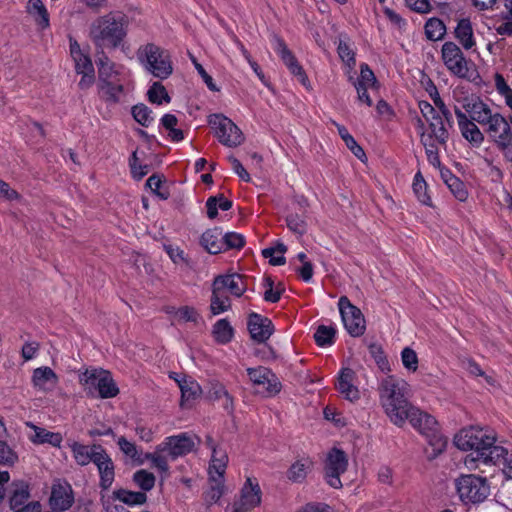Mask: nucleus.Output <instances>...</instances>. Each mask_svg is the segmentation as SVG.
Wrapping results in <instances>:
<instances>
[{"instance_id":"nucleus-1","label":"nucleus","mask_w":512,"mask_h":512,"mask_svg":"<svg viewBox=\"0 0 512 512\" xmlns=\"http://www.w3.org/2000/svg\"><path fill=\"white\" fill-rule=\"evenodd\" d=\"M493 431L480 427H469L460 430L454 437V444L462 451L471 450L470 461L483 464H497L507 455V450L495 445Z\"/></svg>"},{"instance_id":"nucleus-2","label":"nucleus","mask_w":512,"mask_h":512,"mask_svg":"<svg viewBox=\"0 0 512 512\" xmlns=\"http://www.w3.org/2000/svg\"><path fill=\"white\" fill-rule=\"evenodd\" d=\"M379 400L390 421L402 427L407 420V411L412 404L409 401V384L400 378L389 375L383 378L378 388Z\"/></svg>"},{"instance_id":"nucleus-3","label":"nucleus","mask_w":512,"mask_h":512,"mask_svg":"<svg viewBox=\"0 0 512 512\" xmlns=\"http://www.w3.org/2000/svg\"><path fill=\"white\" fill-rule=\"evenodd\" d=\"M128 18L120 13H108L95 19L89 30V37L96 49H115L127 35Z\"/></svg>"},{"instance_id":"nucleus-4","label":"nucleus","mask_w":512,"mask_h":512,"mask_svg":"<svg viewBox=\"0 0 512 512\" xmlns=\"http://www.w3.org/2000/svg\"><path fill=\"white\" fill-rule=\"evenodd\" d=\"M79 382L87 395L102 399L113 398L119 389L112 379L111 373L104 369H86L79 375Z\"/></svg>"},{"instance_id":"nucleus-5","label":"nucleus","mask_w":512,"mask_h":512,"mask_svg":"<svg viewBox=\"0 0 512 512\" xmlns=\"http://www.w3.org/2000/svg\"><path fill=\"white\" fill-rule=\"evenodd\" d=\"M138 59L156 78L163 80L172 74L173 68L168 52L153 43H148L139 49Z\"/></svg>"},{"instance_id":"nucleus-6","label":"nucleus","mask_w":512,"mask_h":512,"mask_svg":"<svg viewBox=\"0 0 512 512\" xmlns=\"http://www.w3.org/2000/svg\"><path fill=\"white\" fill-rule=\"evenodd\" d=\"M455 486L464 503H481L490 494V485L487 479L474 474L461 475L456 479Z\"/></svg>"},{"instance_id":"nucleus-7","label":"nucleus","mask_w":512,"mask_h":512,"mask_svg":"<svg viewBox=\"0 0 512 512\" xmlns=\"http://www.w3.org/2000/svg\"><path fill=\"white\" fill-rule=\"evenodd\" d=\"M209 124L215 130V136L219 142L224 146L237 147L244 140L243 133L238 126L224 115H211Z\"/></svg>"},{"instance_id":"nucleus-8","label":"nucleus","mask_w":512,"mask_h":512,"mask_svg":"<svg viewBox=\"0 0 512 512\" xmlns=\"http://www.w3.org/2000/svg\"><path fill=\"white\" fill-rule=\"evenodd\" d=\"M441 58L447 70L458 78H468L469 66L472 62L467 60L462 50L454 42L448 41L442 45Z\"/></svg>"},{"instance_id":"nucleus-9","label":"nucleus","mask_w":512,"mask_h":512,"mask_svg":"<svg viewBox=\"0 0 512 512\" xmlns=\"http://www.w3.org/2000/svg\"><path fill=\"white\" fill-rule=\"evenodd\" d=\"M338 307L347 332L352 337L363 335L366 329V322L361 310L353 305L346 296L339 298Z\"/></svg>"},{"instance_id":"nucleus-10","label":"nucleus","mask_w":512,"mask_h":512,"mask_svg":"<svg viewBox=\"0 0 512 512\" xmlns=\"http://www.w3.org/2000/svg\"><path fill=\"white\" fill-rule=\"evenodd\" d=\"M348 467V459L345 452L338 448L329 451L325 461L326 482L335 489L342 487L340 476L345 473Z\"/></svg>"},{"instance_id":"nucleus-11","label":"nucleus","mask_w":512,"mask_h":512,"mask_svg":"<svg viewBox=\"0 0 512 512\" xmlns=\"http://www.w3.org/2000/svg\"><path fill=\"white\" fill-rule=\"evenodd\" d=\"M75 497L72 486L67 481H55L51 487L49 505L52 512H64L72 507Z\"/></svg>"},{"instance_id":"nucleus-12","label":"nucleus","mask_w":512,"mask_h":512,"mask_svg":"<svg viewBox=\"0 0 512 512\" xmlns=\"http://www.w3.org/2000/svg\"><path fill=\"white\" fill-rule=\"evenodd\" d=\"M195 448V442L192 437L186 433L170 436L157 446V451H167L171 459L185 456Z\"/></svg>"},{"instance_id":"nucleus-13","label":"nucleus","mask_w":512,"mask_h":512,"mask_svg":"<svg viewBox=\"0 0 512 512\" xmlns=\"http://www.w3.org/2000/svg\"><path fill=\"white\" fill-rule=\"evenodd\" d=\"M275 52L280 56L283 63L287 66L289 71L298 78L301 84L305 87L308 85V77L303 69V67L299 64L291 50L287 47L284 40L280 37L275 36Z\"/></svg>"},{"instance_id":"nucleus-14","label":"nucleus","mask_w":512,"mask_h":512,"mask_svg":"<svg viewBox=\"0 0 512 512\" xmlns=\"http://www.w3.org/2000/svg\"><path fill=\"white\" fill-rule=\"evenodd\" d=\"M247 328L252 340L257 343H265L274 332L272 321L255 312L249 314Z\"/></svg>"},{"instance_id":"nucleus-15","label":"nucleus","mask_w":512,"mask_h":512,"mask_svg":"<svg viewBox=\"0 0 512 512\" xmlns=\"http://www.w3.org/2000/svg\"><path fill=\"white\" fill-rule=\"evenodd\" d=\"M454 112L463 138L467 140L472 146L480 147L485 139L484 133L479 129L476 123L470 120L467 114L463 112L459 107L455 106Z\"/></svg>"},{"instance_id":"nucleus-16","label":"nucleus","mask_w":512,"mask_h":512,"mask_svg":"<svg viewBox=\"0 0 512 512\" xmlns=\"http://www.w3.org/2000/svg\"><path fill=\"white\" fill-rule=\"evenodd\" d=\"M92 463L97 467L98 470L100 488L103 490H108L112 486L115 479V465L104 447L102 448V451L98 452Z\"/></svg>"},{"instance_id":"nucleus-17","label":"nucleus","mask_w":512,"mask_h":512,"mask_svg":"<svg viewBox=\"0 0 512 512\" xmlns=\"http://www.w3.org/2000/svg\"><path fill=\"white\" fill-rule=\"evenodd\" d=\"M213 287L216 291H228L235 297H241L247 290V285L243 275L238 273H231L226 275H218L214 278Z\"/></svg>"},{"instance_id":"nucleus-18","label":"nucleus","mask_w":512,"mask_h":512,"mask_svg":"<svg viewBox=\"0 0 512 512\" xmlns=\"http://www.w3.org/2000/svg\"><path fill=\"white\" fill-rule=\"evenodd\" d=\"M247 374L251 382L256 386H262L269 394H276L281 390V383L268 368L259 366L257 368H248Z\"/></svg>"},{"instance_id":"nucleus-19","label":"nucleus","mask_w":512,"mask_h":512,"mask_svg":"<svg viewBox=\"0 0 512 512\" xmlns=\"http://www.w3.org/2000/svg\"><path fill=\"white\" fill-rule=\"evenodd\" d=\"M262 491L258 480L254 477H247L240 491V500L235 503L243 507L244 510L251 509L261 504Z\"/></svg>"},{"instance_id":"nucleus-20","label":"nucleus","mask_w":512,"mask_h":512,"mask_svg":"<svg viewBox=\"0 0 512 512\" xmlns=\"http://www.w3.org/2000/svg\"><path fill=\"white\" fill-rule=\"evenodd\" d=\"M171 378L175 379L181 391V406L189 408L193 405L194 401L200 397L202 393L201 386L191 377L181 376L177 373H172Z\"/></svg>"},{"instance_id":"nucleus-21","label":"nucleus","mask_w":512,"mask_h":512,"mask_svg":"<svg viewBox=\"0 0 512 512\" xmlns=\"http://www.w3.org/2000/svg\"><path fill=\"white\" fill-rule=\"evenodd\" d=\"M31 383L35 390L49 393L58 385L59 377L52 368L42 366L33 370Z\"/></svg>"},{"instance_id":"nucleus-22","label":"nucleus","mask_w":512,"mask_h":512,"mask_svg":"<svg viewBox=\"0 0 512 512\" xmlns=\"http://www.w3.org/2000/svg\"><path fill=\"white\" fill-rule=\"evenodd\" d=\"M71 450L72 457L75 462L80 466H87L92 463L99 451H102L101 444L85 445L77 441L68 443Z\"/></svg>"},{"instance_id":"nucleus-23","label":"nucleus","mask_w":512,"mask_h":512,"mask_svg":"<svg viewBox=\"0 0 512 512\" xmlns=\"http://www.w3.org/2000/svg\"><path fill=\"white\" fill-rule=\"evenodd\" d=\"M463 109L469 114V119L473 122L485 126L490 118L494 115L490 107L480 98L468 100L463 104Z\"/></svg>"},{"instance_id":"nucleus-24","label":"nucleus","mask_w":512,"mask_h":512,"mask_svg":"<svg viewBox=\"0 0 512 512\" xmlns=\"http://www.w3.org/2000/svg\"><path fill=\"white\" fill-rule=\"evenodd\" d=\"M354 371L350 368H343L336 382V389L347 400L354 401L359 399V390L353 385Z\"/></svg>"},{"instance_id":"nucleus-25","label":"nucleus","mask_w":512,"mask_h":512,"mask_svg":"<svg viewBox=\"0 0 512 512\" xmlns=\"http://www.w3.org/2000/svg\"><path fill=\"white\" fill-rule=\"evenodd\" d=\"M407 420H409L410 424L422 435L426 434L428 431H432L437 424L433 416L420 411L413 405L410 407L409 411H407Z\"/></svg>"},{"instance_id":"nucleus-26","label":"nucleus","mask_w":512,"mask_h":512,"mask_svg":"<svg viewBox=\"0 0 512 512\" xmlns=\"http://www.w3.org/2000/svg\"><path fill=\"white\" fill-rule=\"evenodd\" d=\"M30 498L29 485L24 481H14L10 486L9 505L15 512L19 508L26 505Z\"/></svg>"},{"instance_id":"nucleus-27","label":"nucleus","mask_w":512,"mask_h":512,"mask_svg":"<svg viewBox=\"0 0 512 512\" xmlns=\"http://www.w3.org/2000/svg\"><path fill=\"white\" fill-rule=\"evenodd\" d=\"M124 88L119 79L98 82V94L107 103H118Z\"/></svg>"},{"instance_id":"nucleus-28","label":"nucleus","mask_w":512,"mask_h":512,"mask_svg":"<svg viewBox=\"0 0 512 512\" xmlns=\"http://www.w3.org/2000/svg\"><path fill=\"white\" fill-rule=\"evenodd\" d=\"M69 42L70 55L74 61L76 72H94V66L89 55L81 50L77 40L70 38Z\"/></svg>"},{"instance_id":"nucleus-29","label":"nucleus","mask_w":512,"mask_h":512,"mask_svg":"<svg viewBox=\"0 0 512 512\" xmlns=\"http://www.w3.org/2000/svg\"><path fill=\"white\" fill-rule=\"evenodd\" d=\"M201 245L210 254H217L224 250L222 231L218 228L209 229L201 236Z\"/></svg>"},{"instance_id":"nucleus-30","label":"nucleus","mask_w":512,"mask_h":512,"mask_svg":"<svg viewBox=\"0 0 512 512\" xmlns=\"http://www.w3.org/2000/svg\"><path fill=\"white\" fill-rule=\"evenodd\" d=\"M97 57L98 82L118 79L119 73L115 69V64L109 59L105 52L97 51Z\"/></svg>"},{"instance_id":"nucleus-31","label":"nucleus","mask_w":512,"mask_h":512,"mask_svg":"<svg viewBox=\"0 0 512 512\" xmlns=\"http://www.w3.org/2000/svg\"><path fill=\"white\" fill-rule=\"evenodd\" d=\"M26 11L42 29L50 26L49 14L42 0H28Z\"/></svg>"},{"instance_id":"nucleus-32","label":"nucleus","mask_w":512,"mask_h":512,"mask_svg":"<svg viewBox=\"0 0 512 512\" xmlns=\"http://www.w3.org/2000/svg\"><path fill=\"white\" fill-rule=\"evenodd\" d=\"M510 127L508 120L503 115L496 112L484 126V131L493 142L494 139L501 136L503 131H506Z\"/></svg>"},{"instance_id":"nucleus-33","label":"nucleus","mask_w":512,"mask_h":512,"mask_svg":"<svg viewBox=\"0 0 512 512\" xmlns=\"http://www.w3.org/2000/svg\"><path fill=\"white\" fill-rule=\"evenodd\" d=\"M228 464V455L226 450L214 449L208 469L209 476L224 477Z\"/></svg>"},{"instance_id":"nucleus-34","label":"nucleus","mask_w":512,"mask_h":512,"mask_svg":"<svg viewBox=\"0 0 512 512\" xmlns=\"http://www.w3.org/2000/svg\"><path fill=\"white\" fill-rule=\"evenodd\" d=\"M429 124L430 134L426 135V137H431V140L435 138L440 145H445L449 138L448 130L444 125L443 118L437 114L430 118V120H426Z\"/></svg>"},{"instance_id":"nucleus-35","label":"nucleus","mask_w":512,"mask_h":512,"mask_svg":"<svg viewBox=\"0 0 512 512\" xmlns=\"http://www.w3.org/2000/svg\"><path fill=\"white\" fill-rule=\"evenodd\" d=\"M454 33L455 37L466 50L471 49L475 45L473 29L469 19H461Z\"/></svg>"},{"instance_id":"nucleus-36","label":"nucleus","mask_w":512,"mask_h":512,"mask_svg":"<svg viewBox=\"0 0 512 512\" xmlns=\"http://www.w3.org/2000/svg\"><path fill=\"white\" fill-rule=\"evenodd\" d=\"M29 425L34 429L35 432V434L31 437V441L33 443H48L54 447H60L61 442L63 440L62 435L60 433L50 432L45 428L38 427L34 424Z\"/></svg>"},{"instance_id":"nucleus-37","label":"nucleus","mask_w":512,"mask_h":512,"mask_svg":"<svg viewBox=\"0 0 512 512\" xmlns=\"http://www.w3.org/2000/svg\"><path fill=\"white\" fill-rule=\"evenodd\" d=\"M209 489L204 493V499L209 505L217 503L224 494V477L209 476Z\"/></svg>"},{"instance_id":"nucleus-38","label":"nucleus","mask_w":512,"mask_h":512,"mask_svg":"<svg viewBox=\"0 0 512 512\" xmlns=\"http://www.w3.org/2000/svg\"><path fill=\"white\" fill-rule=\"evenodd\" d=\"M113 497L129 506L142 505L147 501V495L145 492H136L126 489L115 490L113 492Z\"/></svg>"},{"instance_id":"nucleus-39","label":"nucleus","mask_w":512,"mask_h":512,"mask_svg":"<svg viewBox=\"0 0 512 512\" xmlns=\"http://www.w3.org/2000/svg\"><path fill=\"white\" fill-rule=\"evenodd\" d=\"M305 210L290 212L286 217L287 227L295 234L302 236L307 232V215Z\"/></svg>"},{"instance_id":"nucleus-40","label":"nucleus","mask_w":512,"mask_h":512,"mask_svg":"<svg viewBox=\"0 0 512 512\" xmlns=\"http://www.w3.org/2000/svg\"><path fill=\"white\" fill-rule=\"evenodd\" d=\"M232 207V201L225 198L222 194L211 196L206 201L207 216L214 219L218 215V208L227 211Z\"/></svg>"},{"instance_id":"nucleus-41","label":"nucleus","mask_w":512,"mask_h":512,"mask_svg":"<svg viewBox=\"0 0 512 512\" xmlns=\"http://www.w3.org/2000/svg\"><path fill=\"white\" fill-rule=\"evenodd\" d=\"M429 445L432 447V456L437 457L441 454L447 446V438L444 437L438 430V424L432 431H428L424 434Z\"/></svg>"},{"instance_id":"nucleus-42","label":"nucleus","mask_w":512,"mask_h":512,"mask_svg":"<svg viewBox=\"0 0 512 512\" xmlns=\"http://www.w3.org/2000/svg\"><path fill=\"white\" fill-rule=\"evenodd\" d=\"M213 334L217 342L227 344L232 340L234 330L228 320L220 319L213 326Z\"/></svg>"},{"instance_id":"nucleus-43","label":"nucleus","mask_w":512,"mask_h":512,"mask_svg":"<svg viewBox=\"0 0 512 512\" xmlns=\"http://www.w3.org/2000/svg\"><path fill=\"white\" fill-rule=\"evenodd\" d=\"M336 329L333 326L319 325L314 333V340L320 347L331 346L335 342Z\"/></svg>"},{"instance_id":"nucleus-44","label":"nucleus","mask_w":512,"mask_h":512,"mask_svg":"<svg viewBox=\"0 0 512 512\" xmlns=\"http://www.w3.org/2000/svg\"><path fill=\"white\" fill-rule=\"evenodd\" d=\"M412 187L414 194L422 204L427 206L432 205V200L427 190V183L420 172H417L414 176Z\"/></svg>"},{"instance_id":"nucleus-45","label":"nucleus","mask_w":512,"mask_h":512,"mask_svg":"<svg viewBox=\"0 0 512 512\" xmlns=\"http://www.w3.org/2000/svg\"><path fill=\"white\" fill-rule=\"evenodd\" d=\"M446 33V27L439 18H430L425 24L426 37L431 41L441 40Z\"/></svg>"},{"instance_id":"nucleus-46","label":"nucleus","mask_w":512,"mask_h":512,"mask_svg":"<svg viewBox=\"0 0 512 512\" xmlns=\"http://www.w3.org/2000/svg\"><path fill=\"white\" fill-rule=\"evenodd\" d=\"M230 300L221 291H216V288L212 286V296L210 309L212 314L218 315L227 311L230 308Z\"/></svg>"},{"instance_id":"nucleus-47","label":"nucleus","mask_w":512,"mask_h":512,"mask_svg":"<svg viewBox=\"0 0 512 512\" xmlns=\"http://www.w3.org/2000/svg\"><path fill=\"white\" fill-rule=\"evenodd\" d=\"M131 112L135 121L144 127H148L153 121L152 110L143 103L134 105Z\"/></svg>"},{"instance_id":"nucleus-48","label":"nucleus","mask_w":512,"mask_h":512,"mask_svg":"<svg viewBox=\"0 0 512 512\" xmlns=\"http://www.w3.org/2000/svg\"><path fill=\"white\" fill-rule=\"evenodd\" d=\"M445 183L459 201H465L467 199L468 192L465 188V184L458 177L449 173V177L445 178Z\"/></svg>"},{"instance_id":"nucleus-49","label":"nucleus","mask_w":512,"mask_h":512,"mask_svg":"<svg viewBox=\"0 0 512 512\" xmlns=\"http://www.w3.org/2000/svg\"><path fill=\"white\" fill-rule=\"evenodd\" d=\"M308 463L307 460H298L293 463L287 472L288 479L296 483L303 482L307 476Z\"/></svg>"},{"instance_id":"nucleus-50","label":"nucleus","mask_w":512,"mask_h":512,"mask_svg":"<svg viewBox=\"0 0 512 512\" xmlns=\"http://www.w3.org/2000/svg\"><path fill=\"white\" fill-rule=\"evenodd\" d=\"M147 95L151 103L158 105L162 104L163 101L169 103L171 100L165 87L160 82H154L149 88Z\"/></svg>"},{"instance_id":"nucleus-51","label":"nucleus","mask_w":512,"mask_h":512,"mask_svg":"<svg viewBox=\"0 0 512 512\" xmlns=\"http://www.w3.org/2000/svg\"><path fill=\"white\" fill-rule=\"evenodd\" d=\"M421 143L425 147V152L429 163L432 164L434 167H439L441 162L435 141L431 140V137H426L425 133L423 132L421 134Z\"/></svg>"},{"instance_id":"nucleus-52","label":"nucleus","mask_w":512,"mask_h":512,"mask_svg":"<svg viewBox=\"0 0 512 512\" xmlns=\"http://www.w3.org/2000/svg\"><path fill=\"white\" fill-rule=\"evenodd\" d=\"M133 481L144 492L150 491L155 485V476L151 472L141 469L134 473Z\"/></svg>"},{"instance_id":"nucleus-53","label":"nucleus","mask_w":512,"mask_h":512,"mask_svg":"<svg viewBox=\"0 0 512 512\" xmlns=\"http://www.w3.org/2000/svg\"><path fill=\"white\" fill-rule=\"evenodd\" d=\"M201 319L200 314L194 307L182 306L175 310V320L178 322L197 323Z\"/></svg>"},{"instance_id":"nucleus-54","label":"nucleus","mask_w":512,"mask_h":512,"mask_svg":"<svg viewBox=\"0 0 512 512\" xmlns=\"http://www.w3.org/2000/svg\"><path fill=\"white\" fill-rule=\"evenodd\" d=\"M377 79L369 65L362 63L360 65V77L353 84H361L364 87H374L377 85Z\"/></svg>"},{"instance_id":"nucleus-55","label":"nucleus","mask_w":512,"mask_h":512,"mask_svg":"<svg viewBox=\"0 0 512 512\" xmlns=\"http://www.w3.org/2000/svg\"><path fill=\"white\" fill-rule=\"evenodd\" d=\"M17 461V453L5 441H0V465L13 466Z\"/></svg>"},{"instance_id":"nucleus-56","label":"nucleus","mask_w":512,"mask_h":512,"mask_svg":"<svg viewBox=\"0 0 512 512\" xmlns=\"http://www.w3.org/2000/svg\"><path fill=\"white\" fill-rule=\"evenodd\" d=\"M369 351H370L371 355L373 356V358L375 359V362L378 365V367L381 369V371L388 372L391 370L389 361H388L386 355L384 354V351L382 350L381 346H379L377 344H371L369 346Z\"/></svg>"},{"instance_id":"nucleus-57","label":"nucleus","mask_w":512,"mask_h":512,"mask_svg":"<svg viewBox=\"0 0 512 512\" xmlns=\"http://www.w3.org/2000/svg\"><path fill=\"white\" fill-rule=\"evenodd\" d=\"M129 165H130L132 177L135 180H141L149 172L148 165H142L139 163V159L137 157V151H134L132 153V155L129 159Z\"/></svg>"},{"instance_id":"nucleus-58","label":"nucleus","mask_w":512,"mask_h":512,"mask_svg":"<svg viewBox=\"0 0 512 512\" xmlns=\"http://www.w3.org/2000/svg\"><path fill=\"white\" fill-rule=\"evenodd\" d=\"M401 360L403 363V366L412 372H415L418 368V356L416 352L409 348L405 347L401 352Z\"/></svg>"},{"instance_id":"nucleus-59","label":"nucleus","mask_w":512,"mask_h":512,"mask_svg":"<svg viewBox=\"0 0 512 512\" xmlns=\"http://www.w3.org/2000/svg\"><path fill=\"white\" fill-rule=\"evenodd\" d=\"M224 250L241 249L245 244V238L242 234L236 232H228L223 235Z\"/></svg>"},{"instance_id":"nucleus-60","label":"nucleus","mask_w":512,"mask_h":512,"mask_svg":"<svg viewBox=\"0 0 512 512\" xmlns=\"http://www.w3.org/2000/svg\"><path fill=\"white\" fill-rule=\"evenodd\" d=\"M117 444L123 454H125L126 456L133 460H139L138 450L134 443L128 441L125 437L121 436L118 439Z\"/></svg>"},{"instance_id":"nucleus-61","label":"nucleus","mask_w":512,"mask_h":512,"mask_svg":"<svg viewBox=\"0 0 512 512\" xmlns=\"http://www.w3.org/2000/svg\"><path fill=\"white\" fill-rule=\"evenodd\" d=\"M339 57L345 62L348 66L352 67L355 65V54L350 48V46L343 41H340L337 48Z\"/></svg>"},{"instance_id":"nucleus-62","label":"nucleus","mask_w":512,"mask_h":512,"mask_svg":"<svg viewBox=\"0 0 512 512\" xmlns=\"http://www.w3.org/2000/svg\"><path fill=\"white\" fill-rule=\"evenodd\" d=\"M191 60L194 64L195 69L197 70L198 74L201 76L202 80L204 81V83L206 84L208 89L213 92H218L219 87L215 84L213 78L206 72L204 67L200 63L197 62L195 57L192 56Z\"/></svg>"},{"instance_id":"nucleus-63","label":"nucleus","mask_w":512,"mask_h":512,"mask_svg":"<svg viewBox=\"0 0 512 512\" xmlns=\"http://www.w3.org/2000/svg\"><path fill=\"white\" fill-rule=\"evenodd\" d=\"M160 451L154 453H147L146 459L151 461L153 467L157 468L160 472L167 473L169 471V465L167 459L159 454Z\"/></svg>"},{"instance_id":"nucleus-64","label":"nucleus","mask_w":512,"mask_h":512,"mask_svg":"<svg viewBox=\"0 0 512 512\" xmlns=\"http://www.w3.org/2000/svg\"><path fill=\"white\" fill-rule=\"evenodd\" d=\"M433 103L436 108L439 109L441 113V117L444 118V120L447 122L449 126H452L453 124V117L450 110L447 108L443 100L441 99L438 90H435V96H433Z\"/></svg>"}]
</instances>
